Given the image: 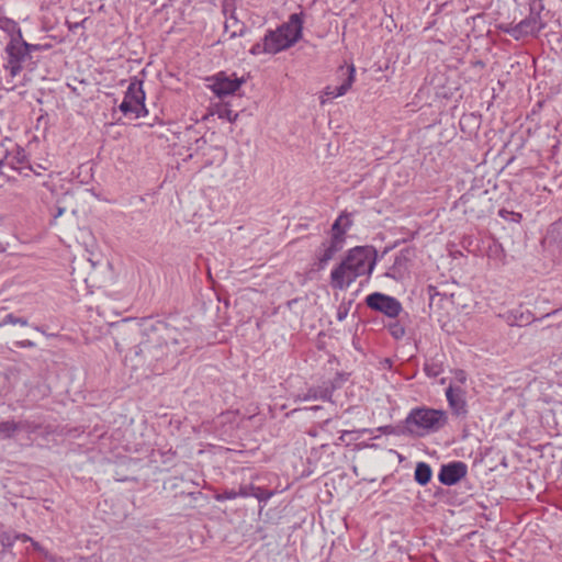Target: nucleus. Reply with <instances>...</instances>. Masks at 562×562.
I'll return each instance as SVG.
<instances>
[{
	"instance_id": "nucleus-8",
	"label": "nucleus",
	"mask_w": 562,
	"mask_h": 562,
	"mask_svg": "<svg viewBox=\"0 0 562 562\" xmlns=\"http://www.w3.org/2000/svg\"><path fill=\"white\" fill-rule=\"evenodd\" d=\"M209 88L218 98H225L234 94L245 82L243 78H238L236 74H226L221 71L207 79Z\"/></svg>"
},
{
	"instance_id": "nucleus-18",
	"label": "nucleus",
	"mask_w": 562,
	"mask_h": 562,
	"mask_svg": "<svg viewBox=\"0 0 562 562\" xmlns=\"http://www.w3.org/2000/svg\"><path fill=\"white\" fill-rule=\"evenodd\" d=\"M18 425L14 422H1L0 423V438H10L16 431Z\"/></svg>"
},
{
	"instance_id": "nucleus-34",
	"label": "nucleus",
	"mask_w": 562,
	"mask_h": 562,
	"mask_svg": "<svg viewBox=\"0 0 562 562\" xmlns=\"http://www.w3.org/2000/svg\"><path fill=\"white\" fill-rule=\"evenodd\" d=\"M40 168H41V165H37V168H36V169H34V170L36 171V172H34V173H35V175H37V176L40 175V172H38V171H40Z\"/></svg>"
},
{
	"instance_id": "nucleus-17",
	"label": "nucleus",
	"mask_w": 562,
	"mask_h": 562,
	"mask_svg": "<svg viewBox=\"0 0 562 562\" xmlns=\"http://www.w3.org/2000/svg\"><path fill=\"white\" fill-rule=\"evenodd\" d=\"M19 539L18 533H13L11 531L4 530L2 525L0 524V543L4 548H11Z\"/></svg>"
},
{
	"instance_id": "nucleus-10",
	"label": "nucleus",
	"mask_w": 562,
	"mask_h": 562,
	"mask_svg": "<svg viewBox=\"0 0 562 562\" xmlns=\"http://www.w3.org/2000/svg\"><path fill=\"white\" fill-rule=\"evenodd\" d=\"M9 167L12 170L19 171L23 176H29V172H36L27 161V155L25 150L19 146L13 145L11 149H7V153L2 159H0V169Z\"/></svg>"
},
{
	"instance_id": "nucleus-23",
	"label": "nucleus",
	"mask_w": 562,
	"mask_h": 562,
	"mask_svg": "<svg viewBox=\"0 0 562 562\" xmlns=\"http://www.w3.org/2000/svg\"><path fill=\"white\" fill-rule=\"evenodd\" d=\"M272 496V493L259 486H255L254 496L259 502H267Z\"/></svg>"
},
{
	"instance_id": "nucleus-16",
	"label": "nucleus",
	"mask_w": 562,
	"mask_h": 562,
	"mask_svg": "<svg viewBox=\"0 0 562 562\" xmlns=\"http://www.w3.org/2000/svg\"><path fill=\"white\" fill-rule=\"evenodd\" d=\"M424 371L427 376L436 378L443 372L442 362L437 359L427 360L424 364Z\"/></svg>"
},
{
	"instance_id": "nucleus-30",
	"label": "nucleus",
	"mask_w": 562,
	"mask_h": 562,
	"mask_svg": "<svg viewBox=\"0 0 562 562\" xmlns=\"http://www.w3.org/2000/svg\"><path fill=\"white\" fill-rule=\"evenodd\" d=\"M19 539H21L23 541H32V539L26 535H19Z\"/></svg>"
},
{
	"instance_id": "nucleus-5",
	"label": "nucleus",
	"mask_w": 562,
	"mask_h": 562,
	"mask_svg": "<svg viewBox=\"0 0 562 562\" xmlns=\"http://www.w3.org/2000/svg\"><path fill=\"white\" fill-rule=\"evenodd\" d=\"M544 5L542 0H533L530 3L529 14L519 23L512 25L505 30L516 41L522 40L527 36H538V34L546 27L547 23L541 16Z\"/></svg>"
},
{
	"instance_id": "nucleus-33",
	"label": "nucleus",
	"mask_w": 562,
	"mask_h": 562,
	"mask_svg": "<svg viewBox=\"0 0 562 562\" xmlns=\"http://www.w3.org/2000/svg\"><path fill=\"white\" fill-rule=\"evenodd\" d=\"M40 168H41V165H37V168H36V169H34V170L36 171V172H34V173H35V175H37V176L40 175V172H38V171H40Z\"/></svg>"
},
{
	"instance_id": "nucleus-9",
	"label": "nucleus",
	"mask_w": 562,
	"mask_h": 562,
	"mask_svg": "<svg viewBox=\"0 0 562 562\" xmlns=\"http://www.w3.org/2000/svg\"><path fill=\"white\" fill-rule=\"evenodd\" d=\"M368 307L384 314L390 318H396L402 312L401 302L394 297L380 292H374L366 297Z\"/></svg>"
},
{
	"instance_id": "nucleus-24",
	"label": "nucleus",
	"mask_w": 562,
	"mask_h": 562,
	"mask_svg": "<svg viewBox=\"0 0 562 562\" xmlns=\"http://www.w3.org/2000/svg\"><path fill=\"white\" fill-rule=\"evenodd\" d=\"M254 490H255V485L252 484H243L239 486L238 491H237V494H238V497H243V498H247V497H252L254 496Z\"/></svg>"
},
{
	"instance_id": "nucleus-22",
	"label": "nucleus",
	"mask_w": 562,
	"mask_h": 562,
	"mask_svg": "<svg viewBox=\"0 0 562 562\" xmlns=\"http://www.w3.org/2000/svg\"><path fill=\"white\" fill-rule=\"evenodd\" d=\"M389 331L395 339H401L405 336V328L400 322H393L389 325Z\"/></svg>"
},
{
	"instance_id": "nucleus-4",
	"label": "nucleus",
	"mask_w": 562,
	"mask_h": 562,
	"mask_svg": "<svg viewBox=\"0 0 562 562\" xmlns=\"http://www.w3.org/2000/svg\"><path fill=\"white\" fill-rule=\"evenodd\" d=\"M351 218L348 214H340L331 226V236L322 243L316 251L318 269L323 270L334 256L342 249L346 233L351 227Z\"/></svg>"
},
{
	"instance_id": "nucleus-2",
	"label": "nucleus",
	"mask_w": 562,
	"mask_h": 562,
	"mask_svg": "<svg viewBox=\"0 0 562 562\" xmlns=\"http://www.w3.org/2000/svg\"><path fill=\"white\" fill-rule=\"evenodd\" d=\"M447 423V412L425 406L411 409L405 419L406 428L418 436L437 432L443 428Z\"/></svg>"
},
{
	"instance_id": "nucleus-12",
	"label": "nucleus",
	"mask_w": 562,
	"mask_h": 562,
	"mask_svg": "<svg viewBox=\"0 0 562 562\" xmlns=\"http://www.w3.org/2000/svg\"><path fill=\"white\" fill-rule=\"evenodd\" d=\"M468 467L461 461H453L441 465L438 480L440 483L451 486L467 475Z\"/></svg>"
},
{
	"instance_id": "nucleus-7",
	"label": "nucleus",
	"mask_w": 562,
	"mask_h": 562,
	"mask_svg": "<svg viewBox=\"0 0 562 562\" xmlns=\"http://www.w3.org/2000/svg\"><path fill=\"white\" fill-rule=\"evenodd\" d=\"M31 49H36V46L22 41V34L19 30L18 36L12 37L5 48L8 54V64L5 68L9 70L11 77H15L21 72L22 63Z\"/></svg>"
},
{
	"instance_id": "nucleus-6",
	"label": "nucleus",
	"mask_w": 562,
	"mask_h": 562,
	"mask_svg": "<svg viewBox=\"0 0 562 562\" xmlns=\"http://www.w3.org/2000/svg\"><path fill=\"white\" fill-rule=\"evenodd\" d=\"M120 111L124 115H133L135 119L144 117L148 114L145 105V91L140 80L136 78L131 80L123 102L120 104Z\"/></svg>"
},
{
	"instance_id": "nucleus-13",
	"label": "nucleus",
	"mask_w": 562,
	"mask_h": 562,
	"mask_svg": "<svg viewBox=\"0 0 562 562\" xmlns=\"http://www.w3.org/2000/svg\"><path fill=\"white\" fill-rule=\"evenodd\" d=\"M445 395L449 405V408L456 416H464L468 413L467 409V392L463 387L450 384Z\"/></svg>"
},
{
	"instance_id": "nucleus-31",
	"label": "nucleus",
	"mask_w": 562,
	"mask_h": 562,
	"mask_svg": "<svg viewBox=\"0 0 562 562\" xmlns=\"http://www.w3.org/2000/svg\"><path fill=\"white\" fill-rule=\"evenodd\" d=\"M64 211L65 210L63 207H58L57 213L55 214V217L61 216L64 214Z\"/></svg>"
},
{
	"instance_id": "nucleus-19",
	"label": "nucleus",
	"mask_w": 562,
	"mask_h": 562,
	"mask_svg": "<svg viewBox=\"0 0 562 562\" xmlns=\"http://www.w3.org/2000/svg\"><path fill=\"white\" fill-rule=\"evenodd\" d=\"M4 325H20V326H27L29 322L24 317H18L13 314H7L3 319L0 322V326Z\"/></svg>"
},
{
	"instance_id": "nucleus-3",
	"label": "nucleus",
	"mask_w": 562,
	"mask_h": 562,
	"mask_svg": "<svg viewBox=\"0 0 562 562\" xmlns=\"http://www.w3.org/2000/svg\"><path fill=\"white\" fill-rule=\"evenodd\" d=\"M302 24L301 15L293 13L286 23L269 31L265 35L268 54H277L294 45L302 35Z\"/></svg>"
},
{
	"instance_id": "nucleus-32",
	"label": "nucleus",
	"mask_w": 562,
	"mask_h": 562,
	"mask_svg": "<svg viewBox=\"0 0 562 562\" xmlns=\"http://www.w3.org/2000/svg\"><path fill=\"white\" fill-rule=\"evenodd\" d=\"M33 547H34L36 550L42 551V548H41V546H40L37 542H33Z\"/></svg>"
},
{
	"instance_id": "nucleus-28",
	"label": "nucleus",
	"mask_w": 562,
	"mask_h": 562,
	"mask_svg": "<svg viewBox=\"0 0 562 562\" xmlns=\"http://www.w3.org/2000/svg\"><path fill=\"white\" fill-rule=\"evenodd\" d=\"M16 345L22 348H32L35 346V344L31 340L19 341V342H16Z\"/></svg>"
},
{
	"instance_id": "nucleus-15",
	"label": "nucleus",
	"mask_w": 562,
	"mask_h": 562,
	"mask_svg": "<svg viewBox=\"0 0 562 562\" xmlns=\"http://www.w3.org/2000/svg\"><path fill=\"white\" fill-rule=\"evenodd\" d=\"M431 475H432V471H431V468L429 464H427L425 462L417 463L414 476H415V481L418 484L426 485L430 481Z\"/></svg>"
},
{
	"instance_id": "nucleus-21",
	"label": "nucleus",
	"mask_w": 562,
	"mask_h": 562,
	"mask_svg": "<svg viewBox=\"0 0 562 562\" xmlns=\"http://www.w3.org/2000/svg\"><path fill=\"white\" fill-rule=\"evenodd\" d=\"M237 497H238L237 491H235L233 488H225L221 493L214 494V499L216 502L231 501V499H235Z\"/></svg>"
},
{
	"instance_id": "nucleus-26",
	"label": "nucleus",
	"mask_w": 562,
	"mask_h": 562,
	"mask_svg": "<svg viewBox=\"0 0 562 562\" xmlns=\"http://www.w3.org/2000/svg\"><path fill=\"white\" fill-rule=\"evenodd\" d=\"M348 312H349V308L346 305H339V307L337 310V314H336L337 319L339 322L345 321L348 315Z\"/></svg>"
},
{
	"instance_id": "nucleus-14",
	"label": "nucleus",
	"mask_w": 562,
	"mask_h": 562,
	"mask_svg": "<svg viewBox=\"0 0 562 562\" xmlns=\"http://www.w3.org/2000/svg\"><path fill=\"white\" fill-rule=\"evenodd\" d=\"M502 317L509 326H522L535 321L530 312H524L520 308L508 311Z\"/></svg>"
},
{
	"instance_id": "nucleus-35",
	"label": "nucleus",
	"mask_w": 562,
	"mask_h": 562,
	"mask_svg": "<svg viewBox=\"0 0 562 562\" xmlns=\"http://www.w3.org/2000/svg\"><path fill=\"white\" fill-rule=\"evenodd\" d=\"M2 172V169H0V173Z\"/></svg>"
},
{
	"instance_id": "nucleus-25",
	"label": "nucleus",
	"mask_w": 562,
	"mask_h": 562,
	"mask_svg": "<svg viewBox=\"0 0 562 562\" xmlns=\"http://www.w3.org/2000/svg\"><path fill=\"white\" fill-rule=\"evenodd\" d=\"M266 47V38L263 37L261 42L252 45V47L250 48V53L252 55L268 54V49Z\"/></svg>"
},
{
	"instance_id": "nucleus-11",
	"label": "nucleus",
	"mask_w": 562,
	"mask_h": 562,
	"mask_svg": "<svg viewBox=\"0 0 562 562\" xmlns=\"http://www.w3.org/2000/svg\"><path fill=\"white\" fill-rule=\"evenodd\" d=\"M341 76L346 78L339 86H327L322 95L319 97L321 103L325 104L327 101L345 95L351 88L356 79V68L353 65H349L346 68L340 67Z\"/></svg>"
},
{
	"instance_id": "nucleus-20",
	"label": "nucleus",
	"mask_w": 562,
	"mask_h": 562,
	"mask_svg": "<svg viewBox=\"0 0 562 562\" xmlns=\"http://www.w3.org/2000/svg\"><path fill=\"white\" fill-rule=\"evenodd\" d=\"M218 119L227 120L231 123H235L238 119V113L234 112L227 106H222L216 111Z\"/></svg>"
},
{
	"instance_id": "nucleus-1",
	"label": "nucleus",
	"mask_w": 562,
	"mask_h": 562,
	"mask_svg": "<svg viewBox=\"0 0 562 562\" xmlns=\"http://www.w3.org/2000/svg\"><path fill=\"white\" fill-rule=\"evenodd\" d=\"M375 260V250L372 247L357 246L349 249L344 260L330 272L331 286L348 289L358 278L372 273Z\"/></svg>"
},
{
	"instance_id": "nucleus-29",
	"label": "nucleus",
	"mask_w": 562,
	"mask_h": 562,
	"mask_svg": "<svg viewBox=\"0 0 562 562\" xmlns=\"http://www.w3.org/2000/svg\"><path fill=\"white\" fill-rule=\"evenodd\" d=\"M457 380L460 382V383H464L465 380H467V375L463 371H459L457 373Z\"/></svg>"
},
{
	"instance_id": "nucleus-27",
	"label": "nucleus",
	"mask_w": 562,
	"mask_h": 562,
	"mask_svg": "<svg viewBox=\"0 0 562 562\" xmlns=\"http://www.w3.org/2000/svg\"><path fill=\"white\" fill-rule=\"evenodd\" d=\"M306 398L307 400H310V398L316 400V398H318V395L313 390H310L308 395L306 396ZM319 398L328 400L329 398V393L327 391H325L323 394L319 395Z\"/></svg>"
}]
</instances>
